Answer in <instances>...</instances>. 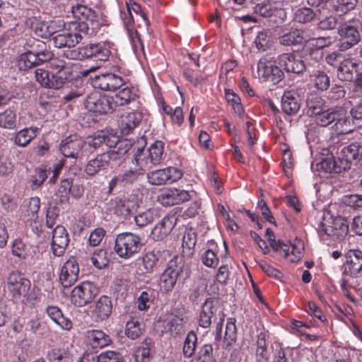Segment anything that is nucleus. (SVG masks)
I'll use <instances>...</instances> for the list:
<instances>
[{
    "label": "nucleus",
    "mask_w": 362,
    "mask_h": 362,
    "mask_svg": "<svg viewBox=\"0 0 362 362\" xmlns=\"http://www.w3.org/2000/svg\"><path fill=\"white\" fill-rule=\"evenodd\" d=\"M88 34V25L83 23H69L67 28L57 31L52 35V40L56 47H73L78 44L83 36Z\"/></svg>",
    "instance_id": "obj_1"
},
{
    "label": "nucleus",
    "mask_w": 362,
    "mask_h": 362,
    "mask_svg": "<svg viewBox=\"0 0 362 362\" xmlns=\"http://www.w3.org/2000/svg\"><path fill=\"white\" fill-rule=\"evenodd\" d=\"M164 143L161 141H154L146 151L139 147L134 155L133 164L140 166L141 170H147L159 164L163 158Z\"/></svg>",
    "instance_id": "obj_2"
},
{
    "label": "nucleus",
    "mask_w": 362,
    "mask_h": 362,
    "mask_svg": "<svg viewBox=\"0 0 362 362\" xmlns=\"http://www.w3.org/2000/svg\"><path fill=\"white\" fill-rule=\"evenodd\" d=\"M110 54L109 44L98 43L69 50L64 54L67 58L74 60L94 58L96 60L105 62L109 59Z\"/></svg>",
    "instance_id": "obj_3"
},
{
    "label": "nucleus",
    "mask_w": 362,
    "mask_h": 362,
    "mask_svg": "<svg viewBox=\"0 0 362 362\" xmlns=\"http://www.w3.org/2000/svg\"><path fill=\"white\" fill-rule=\"evenodd\" d=\"M317 230L320 235H326L339 240L347 234L349 227L346 221L341 216L333 218L327 212L324 213L322 221L318 224Z\"/></svg>",
    "instance_id": "obj_4"
},
{
    "label": "nucleus",
    "mask_w": 362,
    "mask_h": 362,
    "mask_svg": "<svg viewBox=\"0 0 362 362\" xmlns=\"http://www.w3.org/2000/svg\"><path fill=\"white\" fill-rule=\"evenodd\" d=\"M259 79L276 84L284 78L283 71L276 65L274 57L267 54L261 57L257 64Z\"/></svg>",
    "instance_id": "obj_5"
},
{
    "label": "nucleus",
    "mask_w": 362,
    "mask_h": 362,
    "mask_svg": "<svg viewBox=\"0 0 362 362\" xmlns=\"http://www.w3.org/2000/svg\"><path fill=\"white\" fill-rule=\"evenodd\" d=\"M185 264L182 257L174 256L167 264L166 267L160 276V288L168 292L176 285L178 277L183 272Z\"/></svg>",
    "instance_id": "obj_6"
},
{
    "label": "nucleus",
    "mask_w": 362,
    "mask_h": 362,
    "mask_svg": "<svg viewBox=\"0 0 362 362\" xmlns=\"http://www.w3.org/2000/svg\"><path fill=\"white\" fill-rule=\"evenodd\" d=\"M141 247V238L132 233H119L115 240V252L124 259L130 258L139 252Z\"/></svg>",
    "instance_id": "obj_7"
},
{
    "label": "nucleus",
    "mask_w": 362,
    "mask_h": 362,
    "mask_svg": "<svg viewBox=\"0 0 362 362\" xmlns=\"http://www.w3.org/2000/svg\"><path fill=\"white\" fill-rule=\"evenodd\" d=\"M127 8L129 16L124 19V24L132 42V47L134 49H137L139 47L143 49L144 46L140 35L138 31L134 28L132 24L134 21L133 13H134L138 17L141 18L146 26L149 25V22L139 4L130 1L129 3H127Z\"/></svg>",
    "instance_id": "obj_8"
},
{
    "label": "nucleus",
    "mask_w": 362,
    "mask_h": 362,
    "mask_svg": "<svg viewBox=\"0 0 362 362\" xmlns=\"http://www.w3.org/2000/svg\"><path fill=\"white\" fill-rule=\"evenodd\" d=\"M7 284L8 291L16 302L25 303L29 299L30 281L22 274L14 271L9 274Z\"/></svg>",
    "instance_id": "obj_9"
},
{
    "label": "nucleus",
    "mask_w": 362,
    "mask_h": 362,
    "mask_svg": "<svg viewBox=\"0 0 362 362\" xmlns=\"http://www.w3.org/2000/svg\"><path fill=\"white\" fill-rule=\"evenodd\" d=\"M188 320L186 315L178 310L162 315L158 322V327L163 333L176 336L184 331L185 325Z\"/></svg>",
    "instance_id": "obj_10"
},
{
    "label": "nucleus",
    "mask_w": 362,
    "mask_h": 362,
    "mask_svg": "<svg viewBox=\"0 0 362 362\" xmlns=\"http://www.w3.org/2000/svg\"><path fill=\"white\" fill-rule=\"evenodd\" d=\"M71 13L78 21L71 22V23H83L88 25V30L90 28L93 30H97L104 25L105 20L102 14L96 13L85 5L77 4L75 6H71Z\"/></svg>",
    "instance_id": "obj_11"
},
{
    "label": "nucleus",
    "mask_w": 362,
    "mask_h": 362,
    "mask_svg": "<svg viewBox=\"0 0 362 362\" xmlns=\"http://www.w3.org/2000/svg\"><path fill=\"white\" fill-rule=\"evenodd\" d=\"M315 122L321 127H327L333 122H335L337 129H339L341 133H347L349 129H342L344 124H346L347 119L346 117L345 110L341 107L338 108H326L321 111L319 115L315 117Z\"/></svg>",
    "instance_id": "obj_12"
},
{
    "label": "nucleus",
    "mask_w": 362,
    "mask_h": 362,
    "mask_svg": "<svg viewBox=\"0 0 362 362\" xmlns=\"http://www.w3.org/2000/svg\"><path fill=\"white\" fill-rule=\"evenodd\" d=\"M112 98L94 90L87 95L84 105L86 109L93 112L107 114L113 110Z\"/></svg>",
    "instance_id": "obj_13"
},
{
    "label": "nucleus",
    "mask_w": 362,
    "mask_h": 362,
    "mask_svg": "<svg viewBox=\"0 0 362 362\" xmlns=\"http://www.w3.org/2000/svg\"><path fill=\"white\" fill-rule=\"evenodd\" d=\"M98 293V288L90 281H83L72 291L71 300L75 305L81 307L90 303Z\"/></svg>",
    "instance_id": "obj_14"
},
{
    "label": "nucleus",
    "mask_w": 362,
    "mask_h": 362,
    "mask_svg": "<svg viewBox=\"0 0 362 362\" xmlns=\"http://www.w3.org/2000/svg\"><path fill=\"white\" fill-rule=\"evenodd\" d=\"M338 33L340 37L338 48L341 52L351 48L361 40L358 30L350 23L341 24L338 28Z\"/></svg>",
    "instance_id": "obj_15"
},
{
    "label": "nucleus",
    "mask_w": 362,
    "mask_h": 362,
    "mask_svg": "<svg viewBox=\"0 0 362 362\" xmlns=\"http://www.w3.org/2000/svg\"><path fill=\"white\" fill-rule=\"evenodd\" d=\"M182 176V173L180 170L174 167H168L148 173L147 179L152 185H162L176 182Z\"/></svg>",
    "instance_id": "obj_16"
},
{
    "label": "nucleus",
    "mask_w": 362,
    "mask_h": 362,
    "mask_svg": "<svg viewBox=\"0 0 362 362\" xmlns=\"http://www.w3.org/2000/svg\"><path fill=\"white\" fill-rule=\"evenodd\" d=\"M86 141L77 135H71L62 141L60 151L65 157L77 159L82 156Z\"/></svg>",
    "instance_id": "obj_17"
},
{
    "label": "nucleus",
    "mask_w": 362,
    "mask_h": 362,
    "mask_svg": "<svg viewBox=\"0 0 362 362\" xmlns=\"http://www.w3.org/2000/svg\"><path fill=\"white\" fill-rule=\"evenodd\" d=\"M92 84L95 88L101 90H115L124 84V80L115 74L106 73L93 77Z\"/></svg>",
    "instance_id": "obj_18"
},
{
    "label": "nucleus",
    "mask_w": 362,
    "mask_h": 362,
    "mask_svg": "<svg viewBox=\"0 0 362 362\" xmlns=\"http://www.w3.org/2000/svg\"><path fill=\"white\" fill-rule=\"evenodd\" d=\"M362 158V143L354 142L343 147L338 158L342 168L346 170L351 168L353 160L358 161Z\"/></svg>",
    "instance_id": "obj_19"
},
{
    "label": "nucleus",
    "mask_w": 362,
    "mask_h": 362,
    "mask_svg": "<svg viewBox=\"0 0 362 362\" xmlns=\"http://www.w3.org/2000/svg\"><path fill=\"white\" fill-rule=\"evenodd\" d=\"M79 267L76 259L71 257L63 264L59 274V280L63 287L71 286L77 280Z\"/></svg>",
    "instance_id": "obj_20"
},
{
    "label": "nucleus",
    "mask_w": 362,
    "mask_h": 362,
    "mask_svg": "<svg viewBox=\"0 0 362 362\" xmlns=\"http://www.w3.org/2000/svg\"><path fill=\"white\" fill-rule=\"evenodd\" d=\"M278 62L280 66L290 73L300 74L306 69L305 62L299 55L294 53H284L279 56Z\"/></svg>",
    "instance_id": "obj_21"
},
{
    "label": "nucleus",
    "mask_w": 362,
    "mask_h": 362,
    "mask_svg": "<svg viewBox=\"0 0 362 362\" xmlns=\"http://www.w3.org/2000/svg\"><path fill=\"white\" fill-rule=\"evenodd\" d=\"M143 117L138 111H125L118 120V128L122 135H128L139 125Z\"/></svg>",
    "instance_id": "obj_22"
},
{
    "label": "nucleus",
    "mask_w": 362,
    "mask_h": 362,
    "mask_svg": "<svg viewBox=\"0 0 362 362\" xmlns=\"http://www.w3.org/2000/svg\"><path fill=\"white\" fill-rule=\"evenodd\" d=\"M112 309V305L110 298L103 296L90 307V316L95 322H100L109 317Z\"/></svg>",
    "instance_id": "obj_23"
},
{
    "label": "nucleus",
    "mask_w": 362,
    "mask_h": 362,
    "mask_svg": "<svg viewBox=\"0 0 362 362\" xmlns=\"http://www.w3.org/2000/svg\"><path fill=\"white\" fill-rule=\"evenodd\" d=\"M12 254L29 264H34L37 259L36 247L23 243L21 240H14L12 245Z\"/></svg>",
    "instance_id": "obj_24"
},
{
    "label": "nucleus",
    "mask_w": 362,
    "mask_h": 362,
    "mask_svg": "<svg viewBox=\"0 0 362 362\" xmlns=\"http://www.w3.org/2000/svg\"><path fill=\"white\" fill-rule=\"evenodd\" d=\"M69 242L68 233L66 228L57 225L52 231V249L55 256L61 257Z\"/></svg>",
    "instance_id": "obj_25"
},
{
    "label": "nucleus",
    "mask_w": 362,
    "mask_h": 362,
    "mask_svg": "<svg viewBox=\"0 0 362 362\" xmlns=\"http://www.w3.org/2000/svg\"><path fill=\"white\" fill-rule=\"evenodd\" d=\"M158 199L163 206H170L188 201L189 194L187 191L174 188L163 192Z\"/></svg>",
    "instance_id": "obj_26"
},
{
    "label": "nucleus",
    "mask_w": 362,
    "mask_h": 362,
    "mask_svg": "<svg viewBox=\"0 0 362 362\" xmlns=\"http://www.w3.org/2000/svg\"><path fill=\"white\" fill-rule=\"evenodd\" d=\"M107 210L119 217L126 218L129 216L133 209L132 202L125 198L117 197L111 199L107 204Z\"/></svg>",
    "instance_id": "obj_27"
},
{
    "label": "nucleus",
    "mask_w": 362,
    "mask_h": 362,
    "mask_svg": "<svg viewBox=\"0 0 362 362\" xmlns=\"http://www.w3.org/2000/svg\"><path fill=\"white\" fill-rule=\"evenodd\" d=\"M218 308V301L216 298H209L203 303L199 314V325L203 328H208L211 324V319Z\"/></svg>",
    "instance_id": "obj_28"
},
{
    "label": "nucleus",
    "mask_w": 362,
    "mask_h": 362,
    "mask_svg": "<svg viewBox=\"0 0 362 362\" xmlns=\"http://www.w3.org/2000/svg\"><path fill=\"white\" fill-rule=\"evenodd\" d=\"M176 224L174 216H166L151 230V236L156 241L163 240L172 231Z\"/></svg>",
    "instance_id": "obj_29"
},
{
    "label": "nucleus",
    "mask_w": 362,
    "mask_h": 362,
    "mask_svg": "<svg viewBox=\"0 0 362 362\" xmlns=\"http://www.w3.org/2000/svg\"><path fill=\"white\" fill-rule=\"evenodd\" d=\"M35 78L42 87L59 89L63 86V78L59 76L49 75L47 70L37 69L35 71Z\"/></svg>",
    "instance_id": "obj_30"
},
{
    "label": "nucleus",
    "mask_w": 362,
    "mask_h": 362,
    "mask_svg": "<svg viewBox=\"0 0 362 362\" xmlns=\"http://www.w3.org/2000/svg\"><path fill=\"white\" fill-rule=\"evenodd\" d=\"M345 257V272L351 276L358 274L362 270V251L349 250Z\"/></svg>",
    "instance_id": "obj_31"
},
{
    "label": "nucleus",
    "mask_w": 362,
    "mask_h": 362,
    "mask_svg": "<svg viewBox=\"0 0 362 362\" xmlns=\"http://www.w3.org/2000/svg\"><path fill=\"white\" fill-rule=\"evenodd\" d=\"M359 64L350 58H345L337 68V77L341 81H351L354 79V73L357 71Z\"/></svg>",
    "instance_id": "obj_32"
},
{
    "label": "nucleus",
    "mask_w": 362,
    "mask_h": 362,
    "mask_svg": "<svg viewBox=\"0 0 362 362\" xmlns=\"http://www.w3.org/2000/svg\"><path fill=\"white\" fill-rule=\"evenodd\" d=\"M299 99L297 95L291 91H287L281 97V108L288 115L296 114L300 109Z\"/></svg>",
    "instance_id": "obj_33"
},
{
    "label": "nucleus",
    "mask_w": 362,
    "mask_h": 362,
    "mask_svg": "<svg viewBox=\"0 0 362 362\" xmlns=\"http://www.w3.org/2000/svg\"><path fill=\"white\" fill-rule=\"evenodd\" d=\"M266 333L261 332L258 334L256 341L255 360L256 362H269L270 349L266 339Z\"/></svg>",
    "instance_id": "obj_34"
},
{
    "label": "nucleus",
    "mask_w": 362,
    "mask_h": 362,
    "mask_svg": "<svg viewBox=\"0 0 362 362\" xmlns=\"http://www.w3.org/2000/svg\"><path fill=\"white\" fill-rule=\"evenodd\" d=\"M47 315L62 329L70 330L72 328L71 320L65 317L57 306L50 305L46 309Z\"/></svg>",
    "instance_id": "obj_35"
},
{
    "label": "nucleus",
    "mask_w": 362,
    "mask_h": 362,
    "mask_svg": "<svg viewBox=\"0 0 362 362\" xmlns=\"http://www.w3.org/2000/svg\"><path fill=\"white\" fill-rule=\"evenodd\" d=\"M56 25V21H36L33 23V29L37 36L47 38L57 33Z\"/></svg>",
    "instance_id": "obj_36"
},
{
    "label": "nucleus",
    "mask_w": 362,
    "mask_h": 362,
    "mask_svg": "<svg viewBox=\"0 0 362 362\" xmlns=\"http://www.w3.org/2000/svg\"><path fill=\"white\" fill-rule=\"evenodd\" d=\"M109 165H110L108 162V156L103 153L90 160L85 168V171L87 175L92 176L100 170L106 169Z\"/></svg>",
    "instance_id": "obj_37"
},
{
    "label": "nucleus",
    "mask_w": 362,
    "mask_h": 362,
    "mask_svg": "<svg viewBox=\"0 0 362 362\" xmlns=\"http://www.w3.org/2000/svg\"><path fill=\"white\" fill-rule=\"evenodd\" d=\"M49 66L56 73L52 74L54 76H59L63 78V86L67 81L71 74V67L63 59L59 58H53L49 61Z\"/></svg>",
    "instance_id": "obj_38"
},
{
    "label": "nucleus",
    "mask_w": 362,
    "mask_h": 362,
    "mask_svg": "<svg viewBox=\"0 0 362 362\" xmlns=\"http://www.w3.org/2000/svg\"><path fill=\"white\" fill-rule=\"evenodd\" d=\"M316 168L318 171L328 173H340L344 170L339 158L336 159L333 157L323 158L316 164Z\"/></svg>",
    "instance_id": "obj_39"
},
{
    "label": "nucleus",
    "mask_w": 362,
    "mask_h": 362,
    "mask_svg": "<svg viewBox=\"0 0 362 362\" xmlns=\"http://www.w3.org/2000/svg\"><path fill=\"white\" fill-rule=\"evenodd\" d=\"M131 144L127 141L118 142L113 148L104 153L108 156V162L112 165L113 162L119 161L129 151Z\"/></svg>",
    "instance_id": "obj_40"
},
{
    "label": "nucleus",
    "mask_w": 362,
    "mask_h": 362,
    "mask_svg": "<svg viewBox=\"0 0 362 362\" xmlns=\"http://www.w3.org/2000/svg\"><path fill=\"white\" fill-rule=\"evenodd\" d=\"M279 43L284 46H293L301 44L304 41L303 32L296 28H291L279 38Z\"/></svg>",
    "instance_id": "obj_41"
},
{
    "label": "nucleus",
    "mask_w": 362,
    "mask_h": 362,
    "mask_svg": "<svg viewBox=\"0 0 362 362\" xmlns=\"http://www.w3.org/2000/svg\"><path fill=\"white\" fill-rule=\"evenodd\" d=\"M40 204V199L37 197H31L28 199L23 215L25 221L37 222L39 218L38 212Z\"/></svg>",
    "instance_id": "obj_42"
},
{
    "label": "nucleus",
    "mask_w": 362,
    "mask_h": 362,
    "mask_svg": "<svg viewBox=\"0 0 362 362\" xmlns=\"http://www.w3.org/2000/svg\"><path fill=\"white\" fill-rule=\"evenodd\" d=\"M197 243V234L192 228H186L182 236L183 256L190 257Z\"/></svg>",
    "instance_id": "obj_43"
},
{
    "label": "nucleus",
    "mask_w": 362,
    "mask_h": 362,
    "mask_svg": "<svg viewBox=\"0 0 362 362\" xmlns=\"http://www.w3.org/2000/svg\"><path fill=\"white\" fill-rule=\"evenodd\" d=\"M136 97V93L133 88L126 87L117 93L114 98H112V103L119 106L125 105L135 100Z\"/></svg>",
    "instance_id": "obj_44"
},
{
    "label": "nucleus",
    "mask_w": 362,
    "mask_h": 362,
    "mask_svg": "<svg viewBox=\"0 0 362 362\" xmlns=\"http://www.w3.org/2000/svg\"><path fill=\"white\" fill-rule=\"evenodd\" d=\"M87 337L93 348H103L108 345L111 341L110 336L102 330L88 331Z\"/></svg>",
    "instance_id": "obj_45"
},
{
    "label": "nucleus",
    "mask_w": 362,
    "mask_h": 362,
    "mask_svg": "<svg viewBox=\"0 0 362 362\" xmlns=\"http://www.w3.org/2000/svg\"><path fill=\"white\" fill-rule=\"evenodd\" d=\"M237 339V329L235 319L229 317L227 319L226 329L223 337V346L228 348L235 344Z\"/></svg>",
    "instance_id": "obj_46"
},
{
    "label": "nucleus",
    "mask_w": 362,
    "mask_h": 362,
    "mask_svg": "<svg viewBox=\"0 0 362 362\" xmlns=\"http://www.w3.org/2000/svg\"><path fill=\"white\" fill-rule=\"evenodd\" d=\"M49 362H71V357L67 349L61 346L53 347L47 354Z\"/></svg>",
    "instance_id": "obj_47"
},
{
    "label": "nucleus",
    "mask_w": 362,
    "mask_h": 362,
    "mask_svg": "<svg viewBox=\"0 0 362 362\" xmlns=\"http://www.w3.org/2000/svg\"><path fill=\"white\" fill-rule=\"evenodd\" d=\"M37 127L25 128L16 134L15 144L19 146H26L36 136Z\"/></svg>",
    "instance_id": "obj_48"
},
{
    "label": "nucleus",
    "mask_w": 362,
    "mask_h": 362,
    "mask_svg": "<svg viewBox=\"0 0 362 362\" xmlns=\"http://www.w3.org/2000/svg\"><path fill=\"white\" fill-rule=\"evenodd\" d=\"M153 347V341L148 338L145 339L136 351V360L139 362H147L152 354Z\"/></svg>",
    "instance_id": "obj_49"
},
{
    "label": "nucleus",
    "mask_w": 362,
    "mask_h": 362,
    "mask_svg": "<svg viewBox=\"0 0 362 362\" xmlns=\"http://www.w3.org/2000/svg\"><path fill=\"white\" fill-rule=\"evenodd\" d=\"M143 266L146 273H153L157 266L162 263L160 261V252H148L142 258Z\"/></svg>",
    "instance_id": "obj_50"
},
{
    "label": "nucleus",
    "mask_w": 362,
    "mask_h": 362,
    "mask_svg": "<svg viewBox=\"0 0 362 362\" xmlns=\"http://www.w3.org/2000/svg\"><path fill=\"white\" fill-rule=\"evenodd\" d=\"M16 112L11 108L0 112V127L7 129H13L16 127Z\"/></svg>",
    "instance_id": "obj_51"
},
{
    "label": "nucleus",
    "mask_w": 362,
    "mask_h": 362,
    "mask_svg": "<svg viewBox=\"0 0 362 362\" xmlns=\"http://www.w3.org/2000/svg\"><path fill=\"white\" fill-rule=\"evenodd\" d=\"M272 362H293L292 351L288 348H284L280 343H276L273 347Z\"/></svg>",
    "instance_id": "obj_52"
},
{
    "label": "nucleus",
    "mask_w": 362,
    "mask_h": 362,
    "mask_svg": "<svg viewBox=\"0 0 362 362\" xmlns=\"http://www.w3.org/2000/svg\"><path fill=\"white\" fill-rule=\"evenodd\" d=\"M254 42L258 50H267L272 45L271 32L269 30H262L257 33Z\"/></svg>",
    "instance_id": "obj_53"
},
{
    "label": "nucleus",
    "mask_w": 362,
    "mask_h": 362,
    "mask_svg": "<svg viewBox=\"0 0 362 362\" xmlns=\"http://www.w3.org/2000/svg\"><path fill=\"white\" fill-rule=\"evenodd\" d=\"M325 107L324 101L318 96L312 95L307 100V115L315 117Z\"/></svg>",
    "instance_id": "obj_54"
},
{
    "label": "nucleus",
    "mask_w": 362,
    "mask_h": 362,
    "mask_svg": "<svg viewBox=\"0 0 362 362\" xmlns=\"http://www.w3.org/2000/svg\"><path fill=\"white\" fill-rule=\"evenodd\" d=\"M197 342V336L194 331H190L187 334L182 347L183 356L186 358L192 357L195 351Z\"/></svg>",
    "instance_id": "obj_55"
},
{
    "label": "nucleus",
    "mask_w": 362,
    "mask_h": 362,
    "mask_svg": "<svg viewBox=\"0 0 362 362\" xmlns=\"http://www.w3.org/2000/svg\"><path fill=\"white\" fill-rule=\"evenodd\" d=\"M143 330L142 324L137 319L132 318L127 321L124 332L127 337L135 339L141 336Z\"/></svg>",
    "instance_id": "obj_56"
},
{
    "label": "nucleus",
    "mask_w": 362,
    "mask_h": 362,
    "mask_svg": "<svg viewBox=\"0 0 362 362\" xmlns=\"http://www.w3.org/2000/svg\"><path fill=\"white\" fill-rule=\"evenodd\" d=\"M146 170H141L140 166L136 165L135 168H129L119 174L121 185L132 184L137 180L139 175H143Z\"/></svg>",
    "instance_id": "obj_57"
},
{
    "label": "nucleus",
    "mask_w": 362,
    "mask_h": 362,
    "mask_svg": "<svg viewBox=\"0 0 362 362\" xmlns=\"http://www.w3.org/2000/svg\"><path fill=\"white\" fill-rule=\"evenodd\" d=\"M18 64L20 69H30L33 66L40 65L37 54L28 51H26L20 56Z\"/></svg>",
    "instance_id": "obj_58"
},
{
    "label": "nucleus",
    "mask_w": 362,
    "mask_h": 362,
    "mask_svg": "<svg viewBox=\"0 0 362 362\" xmlns=\"http://www.w3.org/2000/svg\"><path fill=\"white\" fill-rule=\"evenodd\" d=\"M214 348L211 344H204L198 351L195 362H215Z\"/></svg>",
    "instance_id": "obj_59"
},
{
    "label": "nucleus",
    "mask_w": 362,
    "mask_h": 362,
    "mask_svg": "<svg viewBox=\"0 0 362 362\" xmlns=\"http://www.w3.org/2000/svg\"><path fill=\"white\" fill-rule=\"evenodd\" d=\"M311 78L317 89L324 90L329 88V78L325 72L320 70L314 71Z\"/></svg>",
    "instance_id": "obj_60"
},
{
    "label": "nucleus",
    "mask_w": 362,
    "mask_h": 362,
    "mask_svg": "<svg viewBox=\"0 0 362 362\" xmlns=\"http://www.w3.org/2000/svg\"><path fill=\"white\" fill-rule=\"evenodd\" d=\"M157 216V212L153 209H148L138 213L134 221L138 226L143 227L151 223Z\"/></svg>",
    "instance_id": "obj_61"
},
{
    "label": "nucleus",
    "mask_w": 362,
    "mask_h": 362,
    "mask_svg": "<svg viewBox=\"0 0 362 362\" xmlns=\"http://www.w3.org/2000/svg\"><path fill=\"white\" fill-rule=\"evenodd\" d=\"M225 97L228 104H230L234 111L240 116L243 113V108L240 103V97L232 90H225Z\"/></svg>",
    "instance_id": "obj_62"
},
{
    "label": "nucleus",
    "mask_w": 362,
    "mask_h": 362,
    "mask_svg": "<svg viewBox=\"0 0 362 362\" xmlns=\"http://www.w3.org/2000/svg\"><path fill=\"white\" fill-rule=\"evenodd\" d=\"M315 17L317 14L313 10L305 7L297 9L294 14L295 20L302 23H309Z\"/></svg>",
    "instance_id": "obj_63"
},
{
    "label": "nucleus",
    "mask_w": 362,
    "mask_h": 362,
    "mask_svg": "<svg viewBox=\"0 0 362 362\" xmlns=\"http://www.w3.org/2000/svg\"><path fill=\"white\" fill-rule=\"evenodd\" d=\"M93 264L98 269H103L108 264V259L105 250L103 249L95 250L91 256Z\"/></svg>",
    "instance_id": "obj_64"
}]
</instances>
